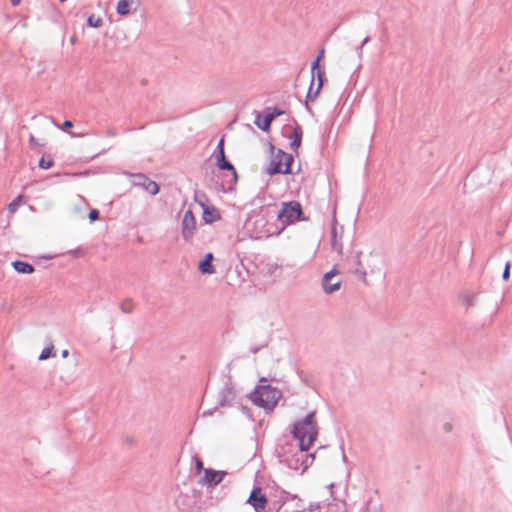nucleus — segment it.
Listing matches in <instances>:
<instances>
[{
  "label": "nucleus",
  "mask_w": 512,
  "mask_h": 512,
  "mask_svg": "<svg viewBox=\"0 0 512 512\" xmlns=\"http://www.w3.org/2000/svg\"><path fill=\"white\" fill-rule=\"evenodd\" d=\"M316 411L309 412L304 419L294 423L292 434L295 439L298 440L299 450L294 455L288 466L290 468L298 469V462H301L302 471H305L309 465L312 464L314 455H305V452L309 450L312 444L316 441L318 436V425L315 420Z\"/></svg>",
  "instance_id": "f257e3e1"
},
{
  "label": "nucleus",
  "mask_w": 512,
  "mask_h": 512,
  "mask_svg": "<svg viewBox=\"0 0 512 512\" xmlns=\"http://www.w3.org/2000/svg\"><path fill=\"white\" fill-rule=\"evenodd\" d=\"M247 396L256 406L272 411L281 397V392L270 384H264L256 386Z\"/></svg>",
  "instance_id": "f03ea898"
},
{
  "label": "nucleus",
  "mask_w": 512,
  "mask_h": 512,
  "mask_svg": "<svg viewBox=\"0 0 512 512\" xmlns=\"http://www.w3.org/2000/svg\"><path fill=\"white\" fill-rule=\"evenodd\" d=\"M277 220L282 224V227L275 234L279 235L287 226L293 225L297 222L307 221L304 215L303 207L300 202L291 200L281 203V208L277 214Z\"/></svg>",
  "instance_id": "7ed1b4c3"
},
{
  "label": "nucleus",
  "mask_w": 512,
  "mask_h": 512,
  "mask_svg": "<svg viewBox=\"0 0 512 512\" xmlns=\"http://www.w3.org/2000/svg\"><path fill=\"white\" fill-rule=\"evenodd\" d=\"M254 124L262 131L268 132L271 128L273 120L285 113L284 110L278 107H266L264 109V117L261 118V114L257 111Z\"/></svg>",
  "instance_id": "20e7f679"
},
{
  "label": "nucleus",
  "mask_w": 512,
  "mask_h": 512,
  "mask_svg": "<svg viewBox=\"0 0 512 512\" xmlns=\"http://www.w3.org/2000/svg\"><path fill=\"white\" fill-rule=\"evenodd\" d=\"M196 218L192 210H187L181 221V235L185 242H191L196 233Z\"/></svg>",
  "instance_id": "39448f33"
},
{
  "label": "nucleus",
  "mask_w": 512,
  "mask_h": 512,
  "mask_svg": "<svg viewBox=\"0 0 512 512\" xmlns=\"http://www.w3.org/2000/svg\"><path fill=\"white\" fill-rule=\"evenodd\" d=\"M236 399V390L230 378L226 380L218 394V405L221 407L231 406Z\"/></svg>",
  "instance_id": "423d86ee"
},
{
  "label": "nucleus",
  "mask_w": 512,
  "mask_h": 512,
  "mask_svg": "<svg viewBox=\"0 0 512 512\" xmlns=\"http://www.w3.org/2000/svg\"><path fill=\"white\" fill-rule=\"evenodd\" d=\"M132 177L133 185L142 187L146 192H148L151 195H156L159 193V185L154 180H151L149 177H147L145 174L137 173L134 174Z\"/></svg>",
  "instance_id": "0eeeda50"
},
{
  "label": "nucleus",
  "mask_w": 512,
  "mask_h": 512,
  "mask_svg": "<svg viewBox=\"0 0 512 512\" xmlns=\"http://www.w3.org/2000/svg\"><path fill=\"white\" fill-rule=\"evenodd\" d=\"M214 157L216 159V166L220 170H227V171H230L232 173V178L228 182L229 183L228 190L229 191L233 190V187L236 185V183L238 181V173H237L234 165L226 158L225 154L216 155Z\"/></svg>",
  "instance_id": "6e6552de"
},
{
  "label": "nucleus",
  "mask_w": 512,
  "mask_h": 512,
  "mask_svg": "<svg viewBox=\"0 0 512 512\" xmlns=\"http://www.w3.org/2000/svg\"><path fill=\"white\" fill-rule=\"evenodd\" d=\"M247 503L254 508L255 512H264L267 505V497L262 493L260 487L255 486L249 495Z\"/></svg>",
  "instance_id": "1a4fd4ad"
},
{
  "label": "nucleus",
  "mask_w": 512,
  "mask_h": 512,
  "mask_svg": "<svg viewBox=\"0 0 512 512\" xmlns=\"http://www.w3.org/2000/svg\"><path fill=\"white\" fill-rule=\"evenodd\" d=\"M337 273L338 271L336 270V268H333L329 272L324 274L322 278V288L326 294H332L333 292L340 289V280L336 282L331 281L336 276Z\"/></svg>",
  "instance_id": "9d476101"
},
{
  "label": "nucleus",
  "mask_w": 512,
  "mask_h": 512,
  "mask_svg": "<svg viewBox=\"0 0 512 512\" xmlns=\"http://www.w3.org/2000/svg\"><path fill=\"white\" fill-rule=\"evenodd\" d=\"M204 473V477L201 479L200 483L207 485L208 487H214L218 485L226 475V472L224 471H217L211 468L205 469Z\"/></svg>",
  "instance_id": "9b49d317"
},
{
  "label": "nucleus",
  "mask_w": 512,
  "mask_h": 512,
  "mask_svg": "<svg viewBox=\"0 0 512 512\" xmlns=\"http://www.w3.org/2000/svg\"><path fill=\"white\" fill-rule=\"evenodd\" d=\"M202 210V219L206 224H211L221 219L219 211L213 205H206Z\"/></svg>",
  "instance_id": "f8f14e48"
},
{
  "label": "nucleus",
  "mask_w": 512,
  "mask_h": 512,
  "mask_svg": "<svg viewBox=\"0 0 512 512\" xmlns=\"http://www.w3.org/2000/svg\"><path fill=\"white\" fill-rule=\"evenodd\" d=\"M214 257L212 253H207L199 262L198 269L202 274H214L215 267L212 263Z\"/></svg>",
  "instance_id": "ddd939ff"
},
{
  "label": "nucleus",
  "mask_w": 512,
  "mask_h": 512,
  "mask_svg": "<svg viewBox=\"0 0 512 512\" xmlns=\"http://www.w3.org/2000/svg\"><path fill=\"white\" fill-rule=\"evenodd\" d=\"M283 168V158L278 157L276 153L274 158L270 161L268 167L266 168V172L270 176L276 174H283Z\"/></svg>",
  "instance_id": "4468645a"
},
{
  "label": "nucleus",
  "mask_w": 512,
  "mask_h": 512,
  "mask_svg": "<svg viewBox=\"0 0 512 512\" xmlns=\"http://www.w3.org/2000/svg\"><path fill=\"white\" fill-rule=\"evenodd\" d=\"M278 157L283 158V174H292V164L294 162V157L292 154L286 153L282 149L277 150Z\"/></svg>",
  "instance_id": "2eb2a0df"
},
{
  "label": "nucleus",
  "mask_w": 512,
  "mask_h": 512,
  "mask_svg": "<svg viewBox=\"0 0 512 512\" xmlns=\"http://www.w3.org/2000/svg\"><path fill=\"white\" fill-rule=\"evenodd\" d=\"M302 136V127L299 124H296L293 128L292 135L289 137L291 139L290 147L293 150H298V148L301 146Z\"/></svg>",
  "instance_id": "dca6fc26"
},
{
  "label": "nucleus",
  "mask_w": 512,
  "mask_h": 512,
  "mask_svg": "<svg viewBox=\"0 0 512 512\" xmlns=\"http://www.w3.org/2000/svg\"><path fill=\"white\" fill-rule=\"evenodd\" d=\"M12 267L20 274H31L35 270L32 264L21 260L13 261Z\"/></svg>",
  "instance_id": "f3484780"
},
{
  "label": "nucleus",
  "mask_w": 512,
  "mask_h": 512,
  "mask_svg": "<svg viewBox=\"0 0 512 512\" xmlns=\"http://www.w3.org/2000/svg\"><path fill=\"white\" fill-rule=\"evenodd\" d=\"M134 3V0H119L116 6V12L120 16H126L130 14V6Z\"/></svg>",
  "instance_id": "a211bd4d"
},
{
  "label": "nucleus",
  "mask_w": 512,
  "mask_h": 512,
  "mask_svg": "<svg viewBox=\"0 0 512 512\" xmlns=\"http://www.w3.org/2000/svg\"><path fill=\"white\" fill-rule=\"evenodd\" d=\"M331 246H332L333 250H335L339 254H342L343 245L337 239V230H336V227H334V226L332 227V231H331Z\"/></svg>",
  "instance_id": "6ab92c4d"
},
{
  "label": "nucleus",
  "mask_w": 512,
  "mask_h": 512,
  "mask_svg": "<svg viewBox=\"0 0 512 512\" xmlns=\"http://www.w3.org/2000/svg\"><path fill=\"white\" fill-rule=\"evenodd\" d=\"M313 86H314V80L311 79V82H310V86H309V89H308V92H307V95H306V107L307 109H309V106H308V101H314L317 96L319 95L320 91H318V88L316 87L315 90H313Z\"/></svg>",
  "instance_id": "aec40b11"
},
{
  "label": "nucleus",
  "mask_w": 512,
  "mask_h": 512,
  "mask_svg": "<svg viewBox=\"0 0 512 512\" xmlns=\"http://www.w3.org/2000/svg\"><path fill=\"white\" fill-rule=\"evenodd\" d=\"M135 308V305L132 301V299L130 298H127L125 299L124 301L121 302L120 304V310L125 313V314H130L133 312Z\"/></svg>",
  "instance_id": "412c9836"
},
{
  "label": "nucleus",
  "mask_w": 512,
  "mask_h": 512,
  "mask_svg": "<svg viewBox=\"0 0 512 512\" xmlns=\"http://www.w3.org/2000/svg\"><path fill=\"white\" fill-rule=\"evenodd\" d=\"M361 512H380V506L377 502L369 499Z\"/></svg>",
  "instance_id": "4be33fe9"
},
{
  "label": "nucleus",
  "mask_w": 512,
  "mask_h": 512,
  "mask_svg": "<svg viewBox=\"0 0 512 512\" xmlns=\"http://www.w3.org/2000/svg\"><path fill=\"white\" fill-rule=\"evenodd\" d=\"M103 24V20L100 17H96L94 14L87 18V25L89 27L99 28Z\"/></svg>",
  "instance_id": "5701e85b"
},
{
  "label": "nucleus",
  "mask_w": 512,
  "mask_h": 512,
  "mask_svg": "<svg viewBox=\"0 0 512 512\" xmlns=\"http://www.w3.org/2000/svg\"><path fill=\"white\" fill-rule=\"evenodd\" d=\"M52 356H55V352H54V346L53 345H50L49 347H45L40 355H39V360H46Z\"/></svg>",
  "instance_id": "b1692460"
},
{
  "label": "nucleus",
  "mask_w": 512,
  "mask_h": 512,
  "mask_svg": "<svg viewBox=\"0 0 512 512\" xmlns=\"http://www.w3.org/2000/svg\"><path fill=\"white\" fill-rule=\"evenodd\" d=\"M194 200L203 208L206 206V202L208 201V198L204 192L196 191L194 194Z\"/></svg>",
  "instance_id": "393cba45"
},
{
  "label": "nucleus",
  "mask_w": 512,
  "mask_h": 512,
  "mask_svg": "<svg viewBox=\"0 0 512 512\" xmlns=\"http://www.w3.org/2000/svg\"><path fill=\"white\" fill-rule=\"evenodd\" d=\"M53 165H54V161L50 156H48L47 158H46V156H42L39 160V167L42 169H49Z\"/></svg>",
  "instance_id": "a878e982"
},
{
  "label": "nucleus",
  "mask_w": 512,
  "mask_h": 512,
  "mask_svg": "<svg viewBox=\"0 0 512 512\" xmlns=\"http://www.w3.org/2000/svg\"><path fill=\"white\" fill-rule=\"evenodd\" d=\"M315 76L317 77V88H318V91H321L323 85H324V81L326 80V77H325V70L324 69H318V71L315 73Z\"/></svg>",
  "instance_id": "bb28decb"
},
{
  "label": "nucleus",
  "mask_w": 512,
  "mask_h": 512,
  "mask_svg": "<svg viewBox=\"0 0 512 512\" xmlns=\"http://www.w3.org/2000/svg\"><path fill=\"white\" fill-rule=\"evenodd\" d=\"M224 145H225V139H224V136H222L216 146V149L213 153L214 156L216 155H222V154H225V148H224Z\"/></svg>",
  "instance_id": "cd10ccee"
},
{
  "label": "nucleus",
  "mask_w": 512,
  "mask_h": 512,
  "mask_svg": "<svg viewBox=\"0 0 512 512\" xmlns=\"http://www.w3.org/2000/svg\"><path fill=\"white\" fill-rule=\"evenodd\" d=\"M21 199H22V196H18L16 199H14L9 205H8V210L9 212L11 213H14L16 212V210L18 209V207L20 206L21 204Z\"/></svg>",
  "instance_id": "c85d7f7f"
},
{
  "label": "nucleus",
  "mask_w": 512,
  "mask_h": 512,
  "mask_svg": "<svg viewBox=\"0 0 512 512\" xmlns=\"http://www.w3.org/2000/svg\"><path fill=\"white\" fill-rule=\"evenodd\" d=\"M463 302L466 305L467 308L474 306L476 304V297L473 295H464L463 296Z\"/></svg>",
  "instance_id": "c756f323"
},
{
  "label": "nucleus",
  "mask_w": 512,
  "mask_h": 512,
  "mask_svg": "<svg viewBox=\"0 0 512 512\" xmlns=\"http://www.w3.org/2000/svg\"><path fill=\"white\" fill-rule=\"evenodd\" d=\"M297 507L298 509L293 511V512H313L315 509H318L319 508V505L316 504V505H313V504H310L309 507H302L301 504H297Z\"/></svg>",
  "instance_id": "7c9ffc66"
},
{
  "label": "nucleus",
  "mask_w": 512,
  "mask_h": 512,
  "mask_svg": "<svg viewBox=\"0 0 512 512\" xmlns=\"http://www.w3.org/2000/svg\"><path fill=\"white\" fill-rule=\"evenodd\" d=\"M356 275L359 276V278L365 283L367 284V278H366V270L364 269V267H357L355 269V272H354Z\"/></svg>",
  "instance_id": "2f4dec72"
},
{
  "label": "nucleus",
  "mask_w": 512,
  "mask_h": 512,
  "mask_svg": "<svg viewBox=\"0 0 512 512\" xmlns=\"http://www.w3.org/2000/svg\"><path fill=\"white\" fill-rule=\"evenodd\" d=\"M318 69H321L320 61H318L317 59H314V61L311 64V79H313V80L315 79V73L318 71Z\"/></svg>",
  "instance_id": "473e14b6"
},
{
  "label": "nucleus",
  "mask_w": 512,
  "mask_h": 512,
  "mask_svg": "<svg viewBox=\"0 0 512 512\" xmlns=\"http://www.w3.org/2000/svg\"><path fill=\"white\" fill-rule=\"evenodd\" d=\"M100 217V212L97 209H91L88 214V218L91 222L98 220Z\"/></svg>",
  "instance_id": "72a5a7b5"
},
{
  "label": "nucleus",
  "mask_w": 512,
  "mask_h": 512,
  "mask_svg": "<svg viewBox=\"0 0 512 512\" xmlns=\"http://www.w3.org/2000/svg\"><path fill=\"white\" fill-rule=\"evenodd\" d=\"M510 268H511V264H510V262H507L505 265L503 274H502V279L504 281H508L510 279Z\"/></svg>",
  "instance_id": "f704fd0d"
},
{
  "label": "nucleus",
  "mask_w": 512,
  "mask_h": 512,
  "mask_svg": "<svg viewBox=\"0 0 512 512\" xmlns=\"http://www.w3.org/2000/svg\"><path fill=\"white\" fill-rule=\"evenodd\" d=\"M54 124H55L59 129L64 130V131H66V130H68V129H70V128H72V127H73V122H72V121H70V120H65L61 126H60V125H58V124H56L55 122H54Z\"/></svg>",
  "instance_id": "c9c22d12"
},
{
  "label": "nucleus",
  "mask_w": 512,
  "mask_h": 512,
  "mask_svg": "<svg viewBox=\"0 0 512 512\" xmlns=\"http://www.w3.org/2000/svg\"><path fill=\"white\" fill-rule=\"evenodd\" d=\"M195 467L198 473H200L202 470H205L202 460L198 457H195Z\"/></svg>",
  "instance_id": "e433bc0d"
},
{
  "label": "nucleus",
  "mask_w": 512,
  "mask_h": 512,
  "mask_svg": "<svg viewBox=\"0 0 512 512\" xmlns=\"http://www.w3.org/2000/svg\"><path fill=\"white\" fill-rule=\"evenodd\" d=\"M29 144H30V147L31 148H34L36 146H42L43 144H41L38 139H36L33 135H30L29 137Z\"/></svg>",
  "instance_id": "4c0bfd02"
},
{
  "label": "nucleus",
  "mask_w": 512,
  "mask_h": 512,
  "mask_svg": "<svg viewBox=\"0 0 512 512\" xmlns=\"http://www.w3.org/2000/svg\"><path fill=\"white\" fill-rule=\"evenodd\" d=\"M453 429V426L450 422H446L443 424V430L445 433H450Z\"/></svg>",
  "instance_id": "58836bf2"
},
{
  "label": "nucleus",
  "mask_w": 512,
  "mask_h": 512,
  "mask_svg": "<svg viewBox=\"0 0 512 512\" xmlns=\"http://www.w3.org/2000/svg\"><path fill=\"white\" fill-rule=\"evenodd\" d=\"M361 254H362V252L359 251V252H357L356 257H355V264L357 267H363L361 259H360Z\"/></svg>",
  "instance_id": "ea45409f"
},
{
  "label": "nucleus",
  "mask_w": 512,
  "mask_h": 512,
  "mask_svg": "<svg viewBox=\"0 0 512 512\" xmlns=\"http://www.w3.org/2000/svg\"><path fill=\"white\" fill-rule=\"evenodd\" d=\"M324 53H325V50L322 48V49L319 51V53H318V55L316 56V58H315V59H317L318 61H321V60L324 58Z\"/></svg>",
  "instance_id": "a19ab883"
},
{
  "label": "nucleus",
  "mask_w": 512,
  "mask_h": 512,
  "mask_svg": "<svg viewBox=\"0 0 512 512\" xmlns=\"http://www.w3.org/2000/svg\"><path fill=\"white\" fill-rule=\"evenodd\" d=\"M265 346H266V345H262V346H255V347L251 348V352H252L253 354H256V353H258V352H259L263 347H265Z\"/></svg>",
  "instance_id": "79ce46f5"
},
{
  "label": "nucleus",
  "mask_w": 512,
  "mask_h": 512,
  "mask_svg": "<svg viewBox=\"0 0 512 512\" xmlns=\"http://www.w3.org/2000/svg\"><path fill=\"white\" fill-rule=\"evenodd\" d=\"M358 56L361 58L363 53V46L359 45L356 49Z\"/></svg>",
  "instance_id": "37998d69"
},
{
  "label": "nucleus",
  "mask_w": 512,
  "mask_h": 512,
  "mask_svg": "<svg viewBox=\"0 0 512 512\" xmlns=\"http://www.w3.org/2000/svg\"><path fill=\"white\" fill-rule=\"evenodd\" d=\"M370 40H371L370 36H366V37L363 39V41H362V43H361L360 45L364 46V45H365V44H367Z\"/></svg>",
  "instance_id": "c03bdc74"
},
{
  "label": "nucleus",
  "mask_w": 512,
  "mask_h": 512,
  "mask_svg": "<svg viewBox=\"0 0 512 512\" xmlns=\"http://www.w3.org/2000/svg\"><path fill=\"white\" fill-rule=\"evenodd\" d=\"M21 2V0H10V3L12 4V6H17L19 5Z\"/></svg>",
  "instance_id": "a18cd8bd"
},
{
  "label": "nucleus",
  "mask_w": 512,
  "mask_h": 512,
  "mask_svg": "<svg viewBox=\"0 0 512 512\" xmlns=\"http://www.w3.org/2000/svg\"><path fill=\"white\" fill-rule=\"evenodd\" d=\"M68 355H69V351L68 350H63L62 351V357L63 358H66Z\"/></svg>",
  "instance_id": "49530a36"
},
{
  "label": "nucleus",
  "mask_w": 512,
  "mask_h": 512,
  "mask_svg": "<svg viewBox=\"0 0 512 512\" xmlns=\"http://www.w3.org/2000/svg\"><path fill=\"white\" fill-rule=\"evenodd\" d=\"M73 254H83V251L81 249H77L75 251H72Z\"/></svg>",
  "instance_id": "de8ad7c7"
},
{
  "label": "nucleus",
  "mask_w": 512,
  "mask_h": 512,
  "mask_svg": "<svg viewBox=\"0 0 512 512\" xmlns=\"http://www.w3.org/2000/svg\"><path fill=\"white\" fill-rule=\"evenodd\" d=\"M206 415H212V411L208 410V411L203 412V416H206Z\"/></svg>",
  "instance_id": "09e8293b"
},
{
  "label": "nucleus",
  "mask_w": 512,
  "mask_h": 512,
  "mask_svg": "<svg viewBox=\"0 0 512 512\" xmlns=\"http://www.w3.org/2000/svg\"><path fill=\"white\" fill-rule=\"evenodd\" d=\"M108 135H109V136H115V135H116V133H115V132H113V131H109V132H108Z\"/></svg>",
  "instance_id": "8fccbe9b"
},
{
  "label": "nucleus",
  "mask_w": 512,
  "mask_h": 512,
  "mask_svg": "<svg viewBox=\"0 0 512 512\" xmlns=\"http://www.w3.org/2000/svg\"><path fill=\"white\" fill-rule=\"evenodd\" d=\"M71 135H72L73 137H76V136H82L83 134L71 133Z\"/></svg>",
  "instance_id": "3c124183"
},
{
  "label": "nucleus",
  "mask_w": 512,
  "mask_h": 512,
  "mask_svg": "<svg viewBox=\"0 0 512 512\" xmlns=\"http://www.w3.org/2000/svg\"><path fill=\"white\" fill-rule=\"evenodd\" d=\"M270 149H271V151L274 150V146L272 144H270Z\"/></svg>",
  "instance_id": "603ef678"
}]
</instances>
